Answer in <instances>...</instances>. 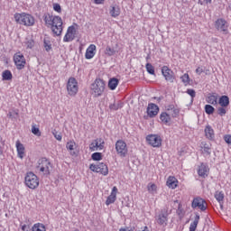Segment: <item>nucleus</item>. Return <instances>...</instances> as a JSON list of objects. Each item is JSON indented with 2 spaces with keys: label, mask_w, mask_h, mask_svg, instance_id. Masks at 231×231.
<instances>
[{
  "label": "nucleus",
  "mask_w": 231,
  "mask_h": 231,
  "mask_svg": "<svg viewBox=\"0 0 231 231\" xmlns=\"http://www.w3.org/2000/svg\"><path fill=\"white\" fill-rule=\"evenodd\" d=\"M215 28L221 32L224 35H227L228 33V23L225 21V19L219 18L215 22Z\"/></svg>",
  "instance_id": "12"
},
{
  "label": "nucleus",
  "mask_w": 231,
  "mask_h": 231,
  "mask_svg": "<svg viewBox=\"0 0 231 231\" xmlns=\"http://www.w3.org/2000/svg\"><path fill=\"white\" fill-rule=\"evenodd\" d=\"M186 93L191 97V102L194 100V97H196V90L192 88H189Z\"/></svg>",
  "instance_id": "45"
},
{
  "label": "nucleus",
  "mask_w": 231,
  "mask_h": 231,
  "mask_svg": "<svg viewBox=\"0 0 231 231\" xmlns=\"http://www.w3.org/2000/svg\"><path fill=\"white\" fill-rule=\"evenodd\" d=\"M218 104L221 107H228L230 106V98L228 96H222L218 99Z\"/></svg>",
  "instance_id": "25"
},
{
  "label": "nucleus",
  "mask_w": 231,
  "mask_h": 231,
  "mask_svg": "<svg viewBox=\"0 0 231 231\" xmlns=\"http://www.w3.org/2000/svg\"><path fill=\"white\" fill-rule=\"evenodd\" d=\"M15 115H18V113H17V112H15Z\"/></svg>",
  "instance_id": "63"
},
{
  "label": "nucleus",
  "mask_w": 231,
  "mask_h": 231,
  "mask_svg": "<svg viewBox=\"0 0 231 231\" xmlns=\"http://www.w3.org/2000/svg\"><path fill=\"white\" fill-rule=\"evenodd\" d=\"M91 158L94 162H100V160H102V153L94 152L92 153Z\"/></svg>",
  "instance_id": "40"
},
{
  "label": "nucleus",
  "mask_w": 231,
  "mask_h": 231,
  "mask_svg": "<svg viewBox=\"0 0 231 231\" xmlns=\"http://www.w3.org/2000/svg\"><path fill=\"white\" fill-rule=\"evenodd\" d=\"M16 151H17V154H18V158H20L21 160H23V158H24V144L21 143V141H16Z\"/></svg>",
  "instance_id": "22"
},
{
  "label": "nucleus",
  "mask_w": 231,
  "mask_h": 231,
  "mask_svg": "<svg viewBox=\"0 0 231 231\" xmlns=\"http://www.w3.org/2000/svg\"><path fill=\"white\" fill-rule=\"evenodd\" d=\"M8 116L12 117V112H9Z\"/></svg>",
  "instance_id": "59"
},
{
  "label": "nucleus",
  "mask_w": 231,
  "mask_h": 231,
  "mask_svg": "<svg viewBox=\"0 0 231 231\" xmlns=\"http://www.w3.org/2000/svg\"><path fill=\"white\" fill-rule=\"evenodd\" d=\"M146 142L152 147H162V137L158 134H149L146 136Z\"/></svg>",
  "instance_id": "11"
},
{
  "label": "nucleus",
  "mask_w": 231,
  "mask_h": 231,
  "mask_svg": "<svg viewBox=\"0 0 231 231\" xmlns=\"http://www.w3.org/2000/svg\"><path fill=\"white\" fill-rule=\"evenodd\" d=\"M0 156H3V147L0 145Z\"/></svg>",
  "instance_id": "57"
},
{
  "label": "nucleus",
  "mask_w": 231,
  "mask_h": 231,
  "mask_svg": "<svg viewBox=\"0 0 231 231\" xmlns=\"http://www.w3.org/2000/svg\"><path fill=\"white\" fill-rule=\"evenodd\" d=\"M75 145H76V143L74 141H69L67 143L66 147H67L68 151L71 152V151H75Z\"/></svg>",
  "instance_id": "43"
},
{
  "label": "nucleus",
  "mask_w": 231,
  "mask_h": 231,
  "mask_svg": "<svg viewBox=\"0 0 231 231\" xmlns=\"http://www.w3.org/2000/svg\"><path fill=\"white\" fill-rule=\"evenodd\" d=\"M204 109L207 115H214V111H216V108H214V106L211 105H206Z\"/></svg>",
  "instance_id": "37"
},
{
  "label": "nucleus",
  "mask_w": 231,
  "mask_h": 231,
  "mask_svg": "<svg viewBox=\"0 0 231 231\" xmlns=\"http://www.w3.org/2000/svg\"><path fill=\"white\" fill-rule=\"evenodd\" d=\"M25 185L29 189H37L39 187V178L33 172H27L25 176Z\"/></svg>",
  "instance_id": "5"
},
{
  "label": "nucleus",
  "mask_w": 231,
  "mask_h": 231,
  "mask_svg": "<svg viewBox=\"0 0 231 231\" xmlns=\"http://www.w3.org/2000/svg\"><path fill=\"white\" fill-rule=\"evenodd\" d=\"M224 140H225L226 143H228L229 145H231V135L230 134L225 135Z\"/></svg>",
  "instance_id": "49"
},
{
  "label": "nucleus",
  "mask_w": 231,
  "mask_h": 231,
  "mask_svg": "<svg viewBox=\"0 0 231 231\" xmlns=\"http://www.w3.org/2000/svg\"><path fill=\"white\" fill-rule=\"evenodd\" d=\"M73 231H79V229H74Z\"/></svg>",
  "instance_id": "62"
},
{
  "label": "nucleus",
  "mask_w": 231,
  "mask_h": 231,
  "mask_svg": "<svg viewBox=\"0 0 231 231\" xmlns=\"http://www.w3.org/2000/svg\"><path fill=\"white\" fill-rule=\"evenodd\" d=\"M53 10H54L55 12H58V14H60V12H61L60 5H59V4H54V5H53Z\"/></svg>",
  "instance_id": "48"
},
{
  "label": "nucleus",
  "mask_w": 231,
  "mask_h": 231,
  "mask_svg": "<svg viewBox=\"0 0 231 231\" xmlns=\"http://www.w3.org/2000/svg\"><path fill=\"white\" fill-rule=\"evenodd\" d=\"M162 73L167 82H174V72L167 66L162 68Z\"/></svg>",
  "instance_id": "15"
},
{
  "label": "nucleus",
  "mask_w": 231,
  "mask_h": 231,
  "mask_svg": "<svg viewBox=\"0 0 231 231\" xmlns=\"http://www.w3.org/2000/svg\"><path fill=\"white\" fill-rule=\"evenodd\" d=\"M52 134H53L54 138H56V140H58V142L62 141V135L60 134H59L56 130H54L52 132Z\"/></svg>",
  "instance_id": "46"
},
{
  "label": "nucleus",
  "mask_w": 231,
  "mask_h": 231,
  "mask_svg": "<svg viewBox=\"0 0 231 231\" xmlns=\"http://www.w3.org/2000/svg\"><path fill=\"white\" fill-rule=\"evenodd\" d=\"M105 53L108 57H113V55H116V53H118V51L116 50H115V48H111V47L107 46L105 51Z\"/></svg>",
  "instance_id": "34"
},
{
  "label": "nucleus",
  "mask_w": 231,
  "mask_h": 231,
  "mask_svg": "<svg viewBox=\"0 0 231 231\" xmlns=\"http://www.w3.org/2000/svg\"><path fill=\"white\" fill-rule=\"evenodd\" d=\"M43 21L47 28H51L54 37H60L62 35L63 27H62V18L60 16H53L50 14H45L43 15Z\"/></svg>",
  "instance_id": "1"
},
{
  "label": "nucleus",
  "mask_w": 231,
  "mask_h": 231,
  "mask_svg": "<svg viewBox=\"0 0 231 231\" xmlns=\"http://www.w3.org/2000/svg\"><path fill=\"white\" fill-rule=\"evenodd\" d=\"M75 35H77V30L75 26L71 25L68 27L67 32L63 37V42H71V41L75 40Z\"/></svg>",
  "instance_id": "14"
},
{
  "label": "nucleus",
  "mask_w": 231,
  "mask_h": 231,
  "mask_svg": "<svg viewBox=\"0 0 231 231\" xmlns=\"http://www.w3.org/2000/svg\"><path fill=\"white\" fill-rule=\"evenodd\" d=\"M14 62L17 69H24V66H26V59L21 52L14 55Z\"/></svg>",
  "instance_id": "10"
},
{
  "label": "nucleus",
  "mask_w": 231,
  "mask_h": 231,
  "mask_svg": "<svg viewBox=\"0 0 231 231\" xmlns=\"http://www.w3.org/2000/svg\"><path fill=\"white\" fill-rule=\"evenodd\" d=\"M89 149L92 152L97 151V145L95 144V141L90 143Z\"/></svg>",
  "instance_id": "50"
},
{
  "label": "nucleus",
  "mask_w": 231,
  "mask_h": 231,
  "mask_svg": "<svg viewBox=\"0 0 231 231\" xmlns=\"http://www.w3.org/2000/svg\"><path fill=\"white\" fill-rule=\"evenodd\" d=\"M2 145H5V142H2Z\"/></svg>",
  "instance_id": "61"
},
{
  "label": "nucleus",
  "mask_w": 231,
  "mask_h": 231,
  "mask_svg": "<svg viewBox=\"0 0 231 231\" xmlns=\"http://www.w3.org/2000/svg\"><path fill=\"white\" fill-rule=\"evenodd\" d=\"M119 231H134V226H130V227H122L119 229Z\"/></svg>",
  "instance_id": "51"
},
{
  "label": "nucleus",
  "mask_w": 231,
  "mask_h": 231,
  "mask_svg": "<svg viewBox=\"0 0 231 231\" xmlns=\"http://www.w3.org/2000/svg\"><path fill=\"white\" fill-rule=\"evenodd\" d=\"M166 185L169 189H176V187H178V179L174 176H170L167 180Z\"/></svg>",
  "instance_id": "23"
},
{
  "label": "nucleus",
  "mask_w": 231,
  "mask_h": 231,
  "mask_svg": "<svg viewBox=\"0 0 231 231\" xmlns=\"http://www.w3.org/2000/svg\"><path fill=\"white\" fill-rule=\"evenodd\" d=\"M3 80H12V71L10 70H5L2 73Z\"/></svg>",
  "instance_id": "35"
},
{
  "label": "nucleus",
  "mask_w": 231,
  "mask_h": 231,
  "mask_svg": "<svg viewBox=\"0 0 231 231\" xmlns=\"http://www.w3.org/2000/svg\"><path fill=\"white\" fill-rule=\"evenodd\" d=\"M118 79L116 78H113L111 79H109L108 81V88L109 89H111L112 91H115V89H116V88L118 87Z\"/></svg>",
  "instance_id": "27"
},
{
  "label": "nucleus",
  "mask_w": 231,
  "mask_h": 231,
  "mask_svg": "<svg viewBox=\"0 0 231 231\" xmlns=\"http://www.w3.org/2000/svg\"><path fill=\"white\" fill-rule=\"evenodd\" d=\"M67 91L69 97H75L79 93V83L75 78H69L67 83Z\"/></svg>",
  "instance_id": "6"
},
{
  "label": "nucleus",
  "mask_w": 231,
  "mask_h": 231,
  "mask_svg": "<svg viewBox=\"0 0 231 231\" xmlns=\"http://www.w3.org/2000/svg\"><path fill=\"white\" fill-rule=\"evenodd\" d=\"M170 115L173 117V118H176V116H178V115H180V109L178 108H174L173 110H171L170 112Z\"/></svg>",
  "instance_id": "47"
},
{
  "label": "nucleus",
  "mask_w": 231,
  "mask_h": 231,
  "mask_svg": "<svg viewBox=\"0 0 231 231\" xmlns=\"http://www.w3.org/2000/svg\"><path fill=\"white\" fill-rule=\"evenodd\" d=\"M200 151L203 156H210V154H212V144L202 142L200 143Z\"/></svg>",
  "instance_id": "19"
},
{
  "label": "nucleus",
  "mask_w": 231,
  "mask_h": 231,
  "mask_svg": "<svg viewBox=\"0 0 231 231\" xmlns=\"http://www.w3.org/2000/svg\"><path fill=\"white\" fill-rule=\"evenodd\" d=\"M36 169L44 176H50V172H51L52 169L51 162H50L46 158H42L38 161Z\"/></svg>",
  "instance_id": "4"
},
{
  "label": "nucleus",
  "mask_w": 231,
  "mask_h": 231,
  "mask_svg": "<svg viewBox=\"0 0 231 231\" xmlns=\"http://www.w3.org/2000/svg\"><path fill=\"white\" fill-rule=\"evenodd\" d=\"M32 46H33V45H32V43H30V44L27 45V47L30 48V49H32Z\"/></svg>",
  "instance_id": "58"
},
{
  "label": "nucleus",
  "mask_w": 231,
  "mask_h": 231,
  "mask_svg": "<svg viewBox=\"0 0 231 231\" xmlns=\"http://www.w3.org/2000/svg\"><path fill=\"white\" fill-rule=\"evenodd\" d=\"M95 51H97V45L90 44L86 51L85 58L87 60L93 59V57L96 55Z\"/></svg>",
  "instance_id": "20"
},
{
  "label": "nucleus",
  "mask_w": 231,
  "mask_h": 231,
  "mask_svg": "<svg viewBox=\"0 0 231 231\" xmlns=\"http://www.w3.org/2000/svg\"><path fill=\"white\" fill-rule=\"evenodd\" d=\"M203 69L201 68V67H198L197 69H196V73L198 74V75H201V73H203Z\"/></svg>",
  "instance_id": "53"
},
{
  "label": "nucleus",
  "mask_w": 231,
  "mask_h": 231,
  "mask_svg": "<svg viewBox=\"0 0 231 231\" xmlns=\"http://www.w3.org/2000/svg\"><path fill=\"white\" fill-rule=\"evenodd\" d=\"M138 231H150V230H149V227H148L147 226H145L143 228V230H138Z\"/></svg>",
  "instance_id": "56"
},
{
  "label": "nucleus",
  "mask_w": 231,
  "mask_h": 231,
  "mask_svg": "<svg viewBox=\"0 0 231 231\" xmlns=\"http://www.w3.org/2000/svg\"><path fill=\"white\" fill-rule=\"evenodd\" d=\"M180 79H181V82H183L185 86H189V84H190V77H189L188 73H185L183 76H181Z\"/></svg>",
  "instance_id": "36"
},
{
  "label": "nucleus",
  "mask_w": 231,
  "mask_h": 231,
  "mask_svg": "<svg viewBox=\"0 0 231 231\" xmlns=\"http://www.w3.org/2000/svg\"><path fill=\"white\" fill-rule=\"evenodd\" d=\"M160 118L163 124H169V122H171V115L167 114V112H162Z\"/></svg>",
  "instance_id": "31"
},
{
  "label": "nucleus",
  "mask_w": 231,
  "mask_h": 231,
  "mask_svg": "<svg viewBox=\"0 0 231 231\" xmlns=\"http://www.w3.org/2000/svg\"><path fill=\"white\" fill-rule=\"evenodd\" d=\"M96 148H97V151H102L104 149V145L106 142H104V139L98 138L94 141Z\"/></svg>",
  "instance_id": "30"
},
{
  "label": "nucleus",
  "mask_w": 231,
  "mask_h": 231,
  "mask_svg": "<svg viewBox=\"0 0 231 231\" xmlns=\"http://www.w3.org/2000/svg\"><path fill=\"white\" fill-rule=\"evenodd\" d=\"M89 169L92 171V172H100V174H103V176H107V174H109V169L104 162L90 164Z\"/></svg>",
  "instance_id": "7"
},
{
  "label": "nucleus",
  "mask_w": 231,
  "mask_h": 231,
  "mask_svg": "<svg viewBox=\"0 0 231 231\" xmlns=\"http://www.w3.org/2000/svg\"><path fill=\"white\" fill-rule=\"evenodd\" d=\"M116 194H118V188H116V186H114L111 194L107 197L106 200V205L107 207H109V205H112V203H115L116 201Z\"/></svg>",
  "instance_id": "17"
},
{
  "label": "nucleus",
  "mask_w": 231,
  "mask_h": 231,
  "mask_svg": "<svg viewBox=\"0 0 231 231\" xmlns=\"http://www.w3.org/2000/svg\"><path fill=\"white\" fill-rule=\"evenodd\" d=\"M174 106L173 105H170L167 108V111H170V113L174 109Z\"/></svg>",
  "instance_id": "55"
},
{
  "label": "nucleus",
  "mask_w": 231,
  "mask_h": 231,
  "mask_svg": "<svg viewBox=\"0 0 231 231\" xmlns=\"http://www.w3.org/2000/svg\"><path fill=\"white\" fill-rule=\"evenodd\" d=\"M160 111V107H158V105L154 103H150L147 107V115L151 118H153V116H156L158 115V112Z\"/></svg>",
  "instance_id": "16"
},
{
  "label": "nucleus",
  "mask_w": 231,
  "mask_h": 231,
  "mask_svg": "<svg viewBox=\"0 0 231 231\" xmlns=\"http://www.w3.org/2000/svg\"><path fill=\"white\" fill-rule=\"evenodd\" d=\"M206 102L211 106H217V95L209 94L206 97Z\"/></svg>",
  "instance_id": "26"
},
{
  "label": "nucleus",
  "mask_w": 231,
  "mask_h": 231,
  "mask_svg": "<svg viewBox=\"0 0 231 231\" xmlns=\"http://www.w3.org/2000/svg\"><path fill=\"white\" fill-rule=\"evenodd\" d=\"M192 208H199L202 212L207 210V201L201 198H195L191 203Z\"/></svg>",
  "instance_id": "13"
},
{
  "label": "nucleus",
  "mask_w": 231,
  "mask_h": 231,
  "mask_svg": "<svg viewBox=\"0 0 231 231\" xmlns=\"http://www.w3.org/2000/svg\"><path fill=\"white\" fill-rule=\"evenodd\" d=\"M122 107H124V103L120 101L117 103L111 104L109 106V109H111L112 111H118V109H122Z\"/></svg>",
  "instance_id": "32"
},
{
  "label": "nucleus",
  "mask_w": 231,
  "mask_h": 231,
  "mask_svg": "<svg viewBox=\"0 0 231 231\" xmlns=\"http://www.w3.org/2000/svg\"><path fill=\"white\" fill-rule=\"evenodd\" d=\"M155 221L161 226H167L169 223V212L166 209H162L158 215L155 216Z\"/></svg>",
  "instance_id": "8"
},
{
  "label": "nucleus",
  "mask_w": 231,
  "mask_h": 231,
  "mask_svg": "<svg viewBox=\"0 0 231 231\" xmlns=\"http://www.w3.org/2000/svg\"><path fill=\"white\" fill-rule=\"evenodd\" d=\"M43 44L46 51H50V50H51V43L49 40L44 39Z\"/></svg>",
  "instance_id": "44"
},
{
  "label": "nucleus",
  "mask_w": 231,
  "mask_h": 231,
  "mask_svg": "<svg viewBox=\"0 0 231 231\" xmlns=\"http://www.w3.org/2000/svg\"><path fill=\"white\" fill-rule=\"evenodd\" d=\"M116 151L121 158H125L129 150L127 149V143L122 140H118L116 143Z\"/></svg>",
  "instance_id": "9"
},
{
  "label": "nucleus",
  "mask_w": 231,
  "mask_h": 231,
  "mask_svg": "<svg viewBox=\"0 0 231 231\" xmlns=\"http://www.w3.org/2000/svg\"><path fill=\"white\" fill-rule=\"evenodd\" d=\"M110 15L111 17H118V15H120V6L112 5L110 9Z\"/></svg>",
  "instance_id": "28"
},
{
  "label": "nucleus",
  "mask_w": 231,
  "mask_h": 231,
  "mask_svg": "<svg viewBox=\"0 0 231 231\" xmlns=\"http://www.w3.org/2000/svg\"><path fill=\"white\" fill-rule=\"evenodd\" d=\"M31 131L35 136H41V130L37 127V125H32Z\"/></svg>",
  "instance_id": "38"
},
{
  "label": "nucleus",
  "mask_w": 231,
  "mask_h": 231,
  "mask_svg": "<svg viewBox=\"0 0 231 231\" xmlns=\"http://www.w3.org/2000/svg\"><path fill=\"white\" fill-rule=\"evenodd\" d=\"M205 136L208 140H214L216 138V134H214V128L208 125L204 129Z\"/></svg>",
  "instance_id": "21"
},
{
  "label": "nucleus",
  "mask_w": 231,
  "mask_h": 231,
  "mask_svg": "<svg viewBox=\"0 0 231 231\" xmlns=\"http://www.w3.org/2000/svg\"><path fill=\"white\" fill-rule=\"evenodd\" d=\"M14 21L18 24H23V26H33L35 24V18L32 14L26 13H16L14 14Z\"/></svg>",
  "instance_id": "3"
},
{
  "label": "nucleus",
  "mask_w": 231,
  "mask_h": 231,
  "mask_svg": "<svg viewBox=\"0 0 231 231\" xmlns=\"http://www.w3.org/2000/svg\"><path fill=\"white\" fill-rule=\"evenodd\" d=\"M215 199L220 205V208H223V203L225 201V193L223 191H216L215 192Z\"/></svg>",
  "instance_id": "24"
},
{
  "label": "nucleus",
  "mask_w": 231,
  "mask_h": 231,
  "mask_svg": "<svg viewBox=\"0 0 231 231\" xmlns=\"http://www.w3.org/2000/svg\"><path fill=\"white\" fill-rule=\"evenodd\" d=\"M208 5V3H212V0H199V5Z\"/></svg>",
  "instance_id": "52"
},
{
  "label": "nucleus",
  "mask_w": 231,
  "mask_h": 231,
  "mask_svg": "<svg viewBox=\"0 0 231 231\" xmlns=\"http://www.w3.org/2000/svg\"><path fill=\"white\" fill-rule=\"evenodd\" d=\"M208 172H210V169L208 165L205 163H201L198 169V174L200 178H207L208 176Z\"/></svg>",
  "instance_id": "18"
},
{
  "label": "nucleus",
  "mask_w": 231,
  "mask_h": 231,
  "mask_svg": "<svg viewBox=\"0 0 231 231\" xmlns=\"http://www.w3.org/2000/svg\"><path fill=\"white\" fill-rule=\"evenodd\" d=\"M217 115H219V116H225V115H226V106H219L217 108Z\"/></svg>",
  "instance_id": "42"
},
{
  "label": "nucleus",
  "mask_w": 231,
  "mask_h": 231,
  "mask_svg": "<svg viewBox=\"0 0 231 231\" xmlns=\"http://www.w3.org/2000/svg\"><path fill=\"white\" fill-rule=\"evenodd\" d=\"M146 71L150 74V75H154V67L152 66V64L151 63H147L146 66Z\"/></svg>",
  "instance_id": "41"
},
{
  "label": "nucleus",
  "mask_w": 231,
  "mask_h": 231,
  "mask_svg": "<svg viewBox=\"0 0 231 231\" xmlns=\"http://www.w3.org/2000/svg\"><path fill=\"white\" fill-rule=\"evenodd\" d=\"M106 0H94L95 5H104Z\"/></svg>",
  "instance_id": "54"
},
{
  "label": "nucleus",
  "mask_w": 231,
  "mask_h": 231,
  "mask_svg": "<svg viewBox=\"0 0 231 231\" xmlns=\"http://www.w3.org/2000/svg\"><path fill=\"white\" fill-rule=\"evenodd\" d=\"M199 223V214H196L194 221L189 226V231H196Z\"/></svg>",
  "instance_id": "29"
},
{
  "label": "nucleus",
  "mask_w": 231,
  "mask_h": 231,
  "mask_svg": "<svg viewBox=\"0 0 231 231\" xmlns=\"http://www.w3.org/2000/svg\"><path fill=\"white\" fill-rule=\"evenodd\" d=\"M156 189L157 187H156V184L154 183H149L147 185V190L150 194H154V192H156Z\"/></svg>",
  "instance_id": "39"
},
{
  "label": "nucleus",
  "mask_w": 231,
  "mask_h": 231,
  "mask_svg": "<svg viewBox=\"0 0 231 231\" xmlns=\"http://www.w3.org/2000/svg\"><path fill=\"white\" fill-rule=\"evenodd\" d=\"M90 91L94 98L102 97V95H104V91H106V81L101 79H96L90 86Z\"/></svg>",
  "instance_id": "2"
},
{
  "label": "nucleus",
  "mask_w": 231,
  "mask_h": 231,
  "mask_svg": "<svg viewBox=\"0 0 231 231\" xmlns=\"http://www.w3.org/2000/svg\"><path fill=\"white\" fill-rule=\"evenodd\" d=\"M70 154H72V155H73V154H75V152H70Z\"/></svg>",
  "instance_id": "60"
},
{
  "label": "nucleus",
  "mask_w": 231,
  "mask_h": 231,
  "mask_svg": "<svg viewBox=\"0 0 231 231\" xmlns=\"http://www.w3.org/2000/svg\"><path fill=\"white\" fill-rule=\"evenodd\" d=\"M32 231H46V226L44 224L36 223L32 227Z\"/></svg>",
  "instance_id": "33"
}]
</instances>
